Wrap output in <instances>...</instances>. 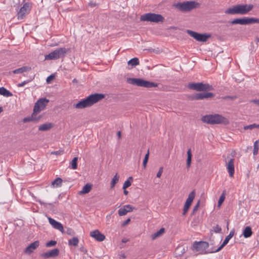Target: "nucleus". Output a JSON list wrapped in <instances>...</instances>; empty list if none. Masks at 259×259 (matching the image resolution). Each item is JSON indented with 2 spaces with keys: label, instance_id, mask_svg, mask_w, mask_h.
<instances>
[{
  "label": "nucleus",
  "instance_id": "nucleus-36",
  "mask_svg": "<svg viewBox=\"0 0 259 259\" xmlns=\"http://www.w3.org/2000/svg\"><path fill=\"white\" fill-rule=\"evenodd\" d=\"M254 128H259V124H256V123H253L252 124H250V125H246V126H244V129L245 130H252V129H253Z\"/></svg>",
  "mask_w": 259,
  "mask_h": 259
},
{
  "label": "nucleus",
  "instance_id": "nucleus-28",
  "mask_svg": "<svg viewBox=\"0 0 259 259\" xmlns=\"http://www.w3.org/2000/svg\"><path fill=\"white\" fill-rule=\"evenodd\" d=\"M165 231V229L163 228H161L159 231L156 232V233H154L152 235V240H155L157 237L161 236L162 234L164 233Z\"/></svg>",
  "mask_w": 259,
  "mask_h": 259
},
{
  "label": "nucleus",
  "instance_id": "nucleus-47",
  "mask_svg": "<svg viewBox=\"0 0 259 259\" xmlns=\"http://www.w3.org/2000/svg\"><path fill=\"white\" fill-rule=\"evenodd\" d=\"M124 206L126 209L129 210V212L132 211L135 209V207L130 204L125 205Z\"/></svg>",
  "mask_w": 259,
  "mask_h": 259
},
{
  "label": "nucleus",
  "instance_id": "nucleus-22",
  "mask_svg": "<svg viewBox=\"0 0 259 259\" xmlns=\"http://www.w3.org/2000/svg\"><path fill=\"white\" fill-rule=\"evenodd\" d=\"M37 114H31V116L23 118V121L24 123L30 121L37 122L41 118V116H39L38 117H37Z\"/></svg>",
  "mask_w": 259,
  "mask_h": 259
},
{
  "label": "nucleus",
  "instance_id": "nucleus-35",
  "mask_svg": "<svg viewBox=\"0 0 259 259\" xmlns=\"http://www.w3.org/2000/svg\"><path fill=\"white\" fill-rule=\"evenodd\" d=\"M77 160L78 158L75 157L73 158L70 164L71 165V168L73 169H76L77 168Z\"/></svg>",
  "mask_w": 259,
  "mask_h": 259
},
{
  "label": "nucleus",
  "instance_id": "nucleus-20",
  "mask_svg": "<svg viewBox=\"0 0 259 259\" xmlns=\"http://www.w3.org/2000/svg\"><path fill=\"white\" fill-rule=\"evenodd\" d=\"M234 159L231 158L227 163V168L229 176L232 177L234 174Z\"/></svg>",
  "mask_w": 259,
  "mask_h": 259
},
{
  "label": "nucleus",
  "instance_id": "nucleus-46",
  "mask_svg": "<svg viewBox=\"0 0 259 259\" xmlns=\"http://www.w3.org/2000/svg\"><path fill=\"white\" fill-rule=\"evenodd\" d=\"M65 233H66V234H68L69 235H71V236L74 235V234H75V233L73 231V230L72 229H70V228H68L67 229V231L65 232Z\"/></svg>",
  "mask_w": 259,
  "mask_h": 259
},
{
  "label": "nucleus",
  "instance_id": "nucleus-11",
  "mask_svg": "<svg viewBox=\"0 0 259 259\" xmlns=\"http://www.w3.org/2000/svg\"><path fill=\"white\" fill-rule=\"evenodd\" d=\"M49 100L47 99L46 98H41L39 99L37 102L35 103L34 108H33V113H37V112H40L42 110H44L48 103H49Z\"/></svg>",
  "mask_w": 259,
  "mask_h": 259
},
{
  "label": "nucleus",
  "instance_id": "nucleus-9",
  "mask_svg": "<svg viewBox=\"0 0 259 259\" xmlns=\"http://www.w3.org/2000/svg\"><path fill=\"white\" fill-rule=\"evenodd\" d=\"M232 25H248L253 23H259V19L253 17H243L237 18L230 22Z\"/></svg>",
  "mask_w": 259,
  "mask_h": 259
},
{
  "label": "nucleus",
  "instance_id": "nucleus-58",
  "mask_svg": "<svg viewBox=\"0 0 259 259\" xmlns=\"http://www.w3.org/2000/svg\"><path fill=\"white\" fill-rule=\"evenodd\" d=\"M73 83H77L78 82L76 78H74L72 80Z\"/></svg>",
  "mask_w": 259,
  "mask_h": 259
},
{
  "label": "nucleus",
  "instance_id": "nucleus-54",
  "mask_svg": "<svg viewBox=\"0 0 259 259\" xmlns=\"http://www.w3.org/2000/svg\"><path fill=\"white\" fill-rule=\"evenodd\" d=\"M251 102L259 106V99L256 100H253Z\"/></svg>",
  "mask_w": 259,
  "mask_h": 259
},
{
  "label": "nucleus",
  "instance_id": "nucleus-30",
  "mask_svg": "<svg viewBox=\"0 0 259 259\" xmlns=\"http://www.w3.org/2000/svg\"><path fill=\"white\" fill-rule=\"evenodd\" d=\"M192 160V154L191 149H189L187 151V168H189L190 166V164L191 163Z\"/></svg>",
  "mask_w": 259,
  "mask_h": 259
},
{
  "label": "nucleus",
  "instance_id": "nucleus-1",
  "mask_svg": "<svg viewBox=\"0 0 259 259\" xmlns=\"http://www.w3.org/2000/svg\"><path fill=\"white\" fill-rule=\"evenodd\" d=\"M105 97L102 94L95 93L90 95L75 104V107L77 109H83L90 107L97 103Z\"/></svg>",
  "mask_w": 259,
  "mask_h": 259
},
{
  "label": "nucleus",
  "instance_id": "nucleus-53",
  "mask_svg": "<svg viewBox=\"0 0 259 259\" xmlns=\"http://www.w3.org/2000/svg\"><path fill=\"white\" fill-rule=\"evenodd\" d=\"M97 5L96 3H94L93 2H91L89 4V6L92 8L96 7Z\"/></svg>",
  "mask_w": 259,
  "mask_h": 259
},
{
  "label": "nucleus",
  "instance_id": "nucleus-10",
  "mask_svg": "<svg viewBox=\"0 0 259 259\" xmlns=\"http://www.w3.org/2000/svg\"><path fill=\"white\" fill-rule=\"evenodd\" d=\"M32 8V4L30 3H25L18 12L17 16L18 20L24 19L26 15L28 14Z\"/></svg>",
  "mask_w": 259,
  "mask_h": 259
},
{
  "label": "nucleus",
  "instance_id": "nucleus-60",
  "mask_svg": "<svg viewBox=\"0 0 259 259\" xmlns=\"http://www.w3.org/2000/svg\"><path fill=\"white\" fill-rule=\"evenodd\" d=\"M39 202H40V203L41 204H43L45 206H46V205L47 204V203H45V202H41V201H40Z\"/></svg>",
  "mask_w": 259,
  "mask_h": 259
},
{
  "label": "nucleus",
  "instance_id": "nucleus-44",
  "mask_svg": "<svg viewBox=\"0 0 259 259\" xmlns=\"http://www.w3.org/2000/svg\"><path fill=\"white\" fill-rule=\"evenodd\" d=\"M32 80V79H28V80H24V81L21 82V83H19L17 84V87H22L23 86H24L26 84L29 83V82H30Z\"/></svg>",
  "mask_w": 259,
  "mask_h": 259
},
{
  "label": "nucleus",
  "instance_id": "nucleus-51",
  "mask_svg": "<svg viewBox=\"0 0 259 259\" xmlns=\"http://www.w3.org/2000/svg\"><path fill=\"white\" fill-rule=\"evenodd\" d=\"M130 221H131V219L130 218L127 219L122 224V226H126L127 224H128V223L130 222Z\"/></svg>",
  "mask_w": 259,
  "mask_h": 259
},
{
  "label": "nucleus",
  "instance_id": "nucleus-45",
  "mask_svg": "<svg viewBox=\"0 0 259 259\" xmlns=\"http://www.w3.org/2000/svg\"><path fill=\"white\" fill-rule=\"evenodd\" d=\"M213 230L215 233H220L222 231L221 228L218 225L214 226L213 227Z\"/></svg>",
  "mask_w": 259,
  "mask_h": 259
},
{
  "label": "nucleus",
  "instance_id": "nucleus-55",
  "mask_svg": "<svg viewBox=\"0 0 259 259\" xmlns=\"http://www.w3.org/2000/svg\"><path fill=\"white\" fill-rule=\"evenodd\" d=\"M117 137H118V139H120L121 138V132L120 131H118L117 132Z\"/></svg>",
  "mask_w": 259,
  "mask_h": 259
},
{
  "label": "nucleus",
  "instance_id": "nucleus-23",
  "mask_svg": "<svg viewBox=\"0 0 259 259\" xmlns=\"http://www.w3.org/2000/svg\"><path fill=\"white\" fill-rule=\"evenodd\" d=\"M93 185L91 184L87 183L82 188V190L78 192V194L82 195L89 193L92 190Z\"/></svg>",
  "mask_w": 259,
  "mask_h": 259
},
{
  "label": "nucleus",
  "instance_id": "nucleus-34",
  "mask_svg": "<svg viewBox=\"0 0 259 259\" xmlns=\"http://www.w3.org/2000/svg\"><path fill=\"white\" fill-rule=\"evenodd\" d=\"M133 178L132 177H130L128 179L125 181L123 184L122 189H126L127 188L130 187L131 185V182L130 180H133Z\"/></svg>",
  "mask_w": 259,
  "mask_h": 259
},
{
  "label": "nucleus",
  "instance_id": "nucleus-6",
  "mask_svg": "<svg viewBox=\"0 0 259 259\" xmlns=\"http://www.w3.org/2000/svg\"><path fill=\"white\" fill-rule=\"evenodd\" d=\"M69 49L65 48H57L48 55H46V60H56L65 57L66 54L69 52Z\"/></svg>",
  "mask_w": 259,
  "mask_h": 259
},
{
  "label": "nucleus",
  "instance_id": "nucleus-52",
  "mask_svg": "<svg viewBox=\"0 0 259 259\" xmlns=\"http://www.w3.org/2000/svg\"><path fill=\"white\" fill-rule=\"evenodd\" d=\"M79 250L80 251L85 254L87 253L88 252L87 250L83 246L80 247Z\"/></svg>",
  "mask_w": 259,
  "mask_h": 259
},
{
  "label": "nucleus",
  "instance_id": "nucleus-56",
  "mask_svg": "<svg viewBox=\"0 0 259 259\" xmlns=\"http://www.w3.org/2000/svg\"><path fill=\"white\" fill-rule=\"evenodd\" d=\"M122 241V243H126V242H127V241H128V239H126V238H123V239H122V241Z\"/></svg>",
  "mask_w": 259,
  "mask_h": 259
},
{
  "label": "nucleus",
  "instance_id": "nucleus-61",
  "mask_svg": "<svg viewBox=\"0 0 259 259\" xmlns=\"http://www.w3.org/2000/svg\"><path fill=\"white\" fill-rule=\"evenodd\" d=\"M256 40L257 42H259V37H257Z\"/></svg>",
  "mask_w": 259,
  "mask_h": 259
},
{
  "label": "nucleus",
  "instance_id": "nucleus-42",
  "mask_svg": "<svg viewBox=\"0 0 259 259\" xmlns=\"http://www.w3.org/2000/svg\"><path fill=\"white\" fill-rule=\"evenodd\" d=\"M222 98L223 100H235L237 98V97L236 96H226L224 97H222Z\"/></svg>",
  "mask_w": 259,
  "mask_h": 259
},
{
  "label": "nucleus",
  "instance_id": "nucleus-27",
  "mask_svg": "<svg viewBox=\"0 0 259 259\" xmlns=\"http://www.w3.org/2000/svg\"><path fill=\"white\" fill-rule=\"evenodd\" d=\"M0 95L6 97H9L13 96L12 93H11L9 91L7 90L4 87L0 88Z\"/></svg>",
  "mask_w": 259,
  "mask_h": 259
},
{
  "label": "nucleus",
  "instance_id": "nucleus-33",
  "mask_svg": "<svg viewBox=\"0 0 259 259\" xmlns=\"http://www.w3.org/2000/svg\"><path fill=\"white\" fill-rule=\"evenodd\" d=\"M119 178V176H118L117 174H116V175L112 179L110 186L111 189H113L114 187L115 184L118 182Z\"/></svg>",
  "mask_w": 259,
  "mask_h": 259
},
{
  "label": "nucleus",
  "instance_id": "nucleus-24",
  "mask_svg": "<svg viewBox=\"0 0 259 259\" xmlns=\"http://www.w3.org/2000/svg\"><path fill=\"white\" fill-rule=\"evenodd\" d=\"M53 126V124L50 122H47L40 125L38 127L39 131H48L50 130Z\"/></svg>",
  "mask_w": 259,
  "mask_h": 259
},
{
  "label": "nucleus",
  "instance_id": "nucleus-59",
  "mask_svg": "<svg viewBox=\"0 0 259 259\" xmlns=\"http://www.w3.org/2000/svg\"><path fill=\"white\" fill-rule=\"evenodd\" d=\"M3 111V108L2 107H0V113Z\"/></svg>",
  "mask_w": 259,
  "mask_h": 259
},
{
  "label": "nucleus",
  "instance_id": "nucleus-19",
  "mask_svg": "<svg viewBox=\"0 0 259 259\" xmlns=\"http://www.w3.org/2000/svg\"><path fill=\"white\" fill-rule=\"evenodd\" d=\"M49 222L52 227L61 232L62 233H64V230L63 225L59 222L56 221L54 219L49 217L48 218Z\"/></svg>",
  "mask_w": 259,
  "mask_h": 259
},
{
  "label": "nucleus",
  "instance_id": "nucleus-38",
  "mask_svg": "<svg viewBox=\"0 0 259 259\" xmlns=\"http://www.w3.org/2000/svg\"><path fill=\"white\" fill-rule=\"evenodd\" d=\"M129 212V210L126 209L124 206L122 208H120L118 210V213L120 216H123L125 215L127 212Z\"/></svg>",
  "mask_w": 259,
  "mask_h": 259
},
{
  "label": "nucleus",
  "instance_id": "nucleus-2",
  "mask_svg": "<svg viewBox=\"0 0 259 259\" xmlns=\"http://www.w3.org/2000/svg\"><path fill=\"white\" fill-rule=\"evenodd\" d=\"M253 8L252 4H238L227 9L225 13L231 15H245Z\"/></svg>",
  "mask_w": 259,
  "mask_h": 259
},
{
  "label": "nucleus",
  "instance_id": "nucleus-14",
  "mask_svg": "<svg viewBox=\"0 0 259 259\" xmlns=\"http://www.w3.org/2000/svg\"><path fill=\"white\" fill-rule=\"evenodd\" d=\"M214 96V95L210 92H202L199 93L194 94L191 97L192 100H203L204 99L212 98Z\"/></svg>",
  "mask_w": 259,
  "mask_h": 259
},
{
  "label": "nucleus",
  "instance_id": "nucleus-12",
  "mask_svg": "<svg viewBox=\"0 0 259 259\" xmlns=\"http://www.w3.org/2000/svg\"><path fill=\"white\" fill-rule=\"evenodd\" d=\"M187 33L196 40L201 42L206 41L207 38L209 37V35L199 33L191 30H187Z\"/></svg>",
  "mask_w": 259,
  "mask_h": 259
},
{
  "label": "nucleus",
  "instance_id": "nucleus-15",
  "mask_svg": "<svg viewBox=\"0 0 259 259\" xmlns=\"http://www.w3.org/2000/svg\"><path fill=\"white\" fill-rule=\"evenodd\" d=\"M209 246V244L206 241H195L192 246V249L197 251H203Z\"/></svg>",
  "mask_w": 259,
  "mask_h": 259
},
{
  "label": "nucleus",
  "instance_id": "nucleus-31",
  "mask_svg": "<svg viewBox=\"0 0 259 259\" xmlns=\"http://www.w3.org/2000/svg\"><path fill=\"white\" fill-rule=\"evenodd\" d=\"M62 180L60 178H57L54 181L52 182V185L54 187H58L61 186Z\"/></svg>",
  "mask_w": 259,
  "mask_h": 259
},
{
  "label": "nucleus",
  "instance_id": "nucleus-25",
  "mask_svg": "<svg viewBox=\"0 0 259 259\" xmlns=\"http://www.w3.org/2000/svg\"><path fill=\"white\" fill-rule=\"evenodd\" d=\"M252 231L250 226H246L243 231L242 235L245 238L250 237L252 235Z\"/></svg>",
  "mask_w": 259,
  "mask_h": 259
},
{
  "label": "nucleus",
  "instance_id": "nucleus-5",
  "mask_svg": "<svg viewBox=\"0 0 259 259\" xmlns=\"http://www.w3.org/2000/svg\"><path fill=\"white\" fill-rule=\"evenodd\" d=\"M199 5V4L195 1H185L174 4L173 6L181 12H186L196 8Z\"/></svg>",
  "mask_w": 259,
  "mask_h": 259
},
{
  "label": "nucleus",
  "instance_id": "nucleus-32",
  "mask_svg": "<svg viewBox=\"0 0 259 259\" xmlns=\"http://www.w3.org/2000/svg\"><path fill=\"white\" fill-rule=\"evenodd\" d=\"M128 65L132 66H136L139 64V61L138 58H134L130 60L127 62Z\"/></svg>",
  "mask_w": 259,
  "mask_h": 259
},
{
  "label": "nucleus",
  "instance_id": "nucleus-63",
  "mask_svg": "<svg viewBox=\"0 0 259 259\" xmlns=\"http://www.w3.org/2000/svg\"><path fill=\"white\" fill-rule=\"evenodd\" d=\"M48 204H49V205H51V206H52V205H53V204H52V203H49Z\"/></svg>",
  "mask_w": 259,
  "mask_h": 259
},
{
  "label": "nucleus",
  "instance_id": "nucleus-40",
  "mask_svg": "<svg viewBox=\"0 0 259 259\" xmlns=\"http://www.w3.org/2000/svg\"><path fill=\"white\" fill-rule=\"evenodd\" d=\"M225 199V191H224L221 194L218 201V206H220Z\"/></svg>",
  "mask_w": 259,
  "mask_h": 259
},
{
  "label": "nucleus",
  "instance_id": "nucleus-16",
  "mask_svg": "<svg viewBox=\"0 0 259 259\" xmlns=\"http://www.w3.org/2000/svg\"><path fill=\"white\" fill-rule=\"evenodd\" d=\"M60 253V250L58 248H55L48 252H44L41 254V256L44 258H55L57 257Z\"/></svg>",
  "mask_w": 259,
  "mask_h": 259
},
{
  "label": "nucleus",
  "instance_id": "nucleus-17",
  "mask_svg": "<svg viewBox=\"0 0 259 259\" xmlns=\"http://www.w3.org/2000/svg\"><path fill=\"white\" fill-rule=\"evenodd\" d=\"M235 233L234 230H232L230 231L229 234L227 236L223 241L222 245L216 250H212L210 251L209 252L212 253V252H217L219 251H220L229 242L230 239L234 236Z\"/></svg>",
  "mask_w": 259,
  "mask_h": 259
},
{
  "label": "nucleus",
  "instance_id": "nucleus-21",
  "mask_svg": "<svg viewBox=\"0 0 259 259\" xmlns=\"http://www.w3.org/2000/svg\"><path fill=\"white\" fill-rule=\"evenodd\" d=\"M39 246V241H35L28 246L25 250L26 253L30 254Z\"/></svg>",
  "mask_w": 259,
  "mask_h": 259
},
{
  "label": "nucleus",
  "instance_id": "nucleus-57",
  "mask_svg": "<svg viewBox=\"0 0 259 259\" xmlns=\"http://www.w3.org/2000/svg\"><path fill=\"white\" fill-rule=\"evenodd\" d=\"M123 193H124V194L125 195H127V194H128V191L126 190V189H123Z\"/></svg>",
  "mask_w": 259,
  "mask_h": 259
},
{
  "label": "nucleus",
  "instance_id": "nucleus-4",
  "mask_svg": "<svg viewBox=\"0 0 259 259\" xmlns=\"http://www.w3.org/2000/svg\"><path fill=\"white\" fill-rule=\"evenodd\" d=\"M127 82L133 85L146 88H152L158 86V84L156 83L145 80L139 78H128L127 79Z\"/></svg>",
  "mask_w": 259,
  "mask_h": 259
},
{
  "label": "nucleus",
  "instance_id": "nucleus-7",
  "mask_svg": "<svg viewBox=\"0 0 259 259\" xmlns=\"http://www.w3.org/2000/svg\"><path fill=\"white\" fill-rule=\"evenodd\" d=\"M141 21H148L158 23L163 22L164 18L160 14L148 13L141 16Z\"/></svg>",
  "mask_w": 259,
  "mask_h": 259
},
{
  "label": "nucleus",
  "instance_id": "nucleus-26",
  "mask_svg": "<svg viewBox=\"0 0 259 259\" xmlns=\"http://www.w3.org/2000/svg\"><path fill=\"white\" fill-rule=\"evenodd\" d=\"M31 69L30 67L29 66H23L21 68L16 69L13 71V73L14 74L22 73L24 72H27Z\"/></svg>",
  "mask_w": 259,
  "mask_h": 259
},
{
  "label": "nucleus",
  "instance_id": "nucleus-50",
  "mask_svg": "<svg viewBox=\"0 0 259 259\" xmlns=\"http://www.w3.org/2000/svg\"><path fill=\"white\" fill-rule=\"evenodd\" d=\"M54 75H51L49 76L47 78V82L48 83H50L51 80H53L54 78Z\"/></svg>",
  "mask_w": 259,
  "mask_h": 259
},
{
  "label": "nucleus",
  "instance_id": "nucleus-18",
  "mask_svg": "<svg viewBox=\"0 0 259 259\" xmlns=\"http://www.w3.org/2000/svg\"><path fill=\"white\" fill-rule=\"evenodd\" d=\"M90 236L95 238L97 241L101 242L105 240V236L98 230H96L90 232Z\"/></svg>",
  "mask_w": 259,
  "mask_h": 259
},
{
  "label": "nucleus",
  "instance_id": "nucleus-8",
  "mask_svg": "<svg viewBox=\"0 0 259 259\" xmlns=\"http://www.w3.org/2000/svg\"><path fill=\"white\" fill-rule=\"evenodd\" d=\"M188 88L190 90L198 92H207L213 89L211 85L208 83H203V82H190L188 84Z\"/></svg>",
  "mask_w": 259,
  "mask_h": 259
},
{
  "label": "nucleus",
  "instance_id": "nucleus-48",
  "mask_svg": "<svg viewBox=\"0 0 259 259\" xmlns=\"http://www.w3.org/2000/svg\"><path fill=\"white\" fill-rule=\"evenodd\" d=\"M162 172H163V167H160L159 169L158 172L157 173L156 177L157 178H160L162 175Z\"/></svg>",
  "mask_w": 259,
  "mask_h": 259
},
{
  "label": "nucleus",
  "instance_id": "nucleus-29",
  "mask_svg": "<svg viewBox=\"0 0 259 259\" xmlns=\"http://www.w3.org/2000/svg\"><path fill=\"white\" fill-rule=\"evenodd\" d=\"M79 242V240L77 237H74L69 240L68 244L70 246H77Z\"/></svg>",
  "mask_w": 259,
  "mask_h": 259
},
{
  "label": "nucleus",
  "instance_id": "nucleus-13",
  "mask_svg": "<svg viewBox=\"0 0 259 259\" xmlns=\"http://www.w3.org/2000/svg\"><path fill=\"white\" fill-rule=\"evenodd\" d=\"M195 196V190H193L191 192L187 198L183 209V215H185L187 213L190 206L191 205L192 202H193Z\"/></svg>",
  "mask_w": 259,
  "mask_h": 259
},
{
  "label": "nucleus",
  "instance_id": "nucleus-62",
  "mask_svg": "<svg viewBox=\"0 0 259 259\" xmlns=\"http://www.w3.org/2000/svg\"><path fill=\"white\" fill-rule=\"evenodd\" d=\"M122 257L123 258H125L126 257H125V255L124 254H123V255H122Z\"/></svg>",
  "mask_w": 259,
  "mask_h": 259
},
{
  "label": "nucleus",
  "instance_id": "nucleus-37",
  "mask_svg": "<svg viewBox=\"0 0 259 259\" xmlns=\"http://www.w3.org/2000/svg\"><path fill=\"white\" fill-rule=\"evenodd\" d=\"M258 143H259V140H257L254 143L253 151V154L254 155H255L258 153V151L259 149Z\"/></svg>",
  "mask_w": 259,
  "mask_h": 259
},
{
  "label": "nucleus",
  "instance_id": "nucleus-39",
  "mask_svg": "<svg viewBox=\"0 0 259 259\" xmlns=\"http://www.w3.org/2000/svg\"><path fill=\"white\" fill-rule=\"evenodd\" d=\"M149 150H148L147 153L145 155L144 159L143 160V167L144 168H145L146 167V165H147V162H148V159H149Z\"/></svg>",
  "mask_w": 259,
  "mask_h": 259
},
{
  "label": "nucleus",
  "instance_id": "nucleus-3",
  "mask_svg": "<svg viewBox=\"0 0 259 259\" xmlns=\"http://www.w3.org/2000/svg\"><path fill=\"white\" fill-rule=\"evenodd\" d=\"M201 120L207 124H224L225 125L229 123V120L222 116L221 114H206L202 116Z\"/></svg>",
  "mask_w": 259,
  "mask_h": 259
},
{
  "label": "nucleus",
  "instance_id": "nucleus-41",
  "mask_svg": "<svg viewBox=\"0 0 259 259\" xmlns=\"http://www.w3.org/2000/svg\"><path fill=\"white\" fill-rule=\"evenodd\" d=\"M200 201L199 200L197 202V204L194 206L192 212L191 213L192 215H194L195 213V212L198 210V209L200 205Z\"/></svg>",
  "mask_w": 259,
  "mask_h": 259
},
{
  "label": "nucleus",
  "instance_id": "nucleus-49",
  "mask_svg": "<svg viewBox=\"0 0 259 259\" xmlns=\"http://www.w3.org/2000/svg\"><path fill=\"white\" fill-rule=\"evenodd\" d=\"M63 153V151H61V150L56 151L52 152L51 153L52 154H55V155H61V154H62Z\"/></svg>",
  "mask_w": 259,
  "mask_h": 259
},
{
  "label": "nucleus",
  "instance_id": "nucleus-43",
  "mask_svg": "<svg viewBox=\"0 0 259 259\" xmlns=\"http://www.w3.org/2000/svg\"><path fill=\"white\" fill-rule=\"evenodd\" d=\"M56 244H57L56 241L51 240V241L48 242L46 244V247H51V246H54L56 245Z\"/></svg>",
  "mask_w": 259,
  "mask_h": 259
}]
</instances>
